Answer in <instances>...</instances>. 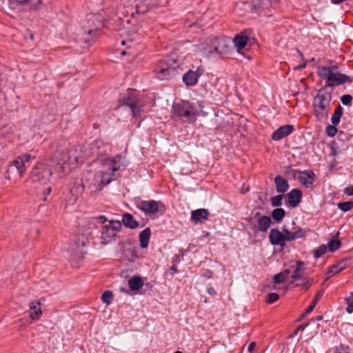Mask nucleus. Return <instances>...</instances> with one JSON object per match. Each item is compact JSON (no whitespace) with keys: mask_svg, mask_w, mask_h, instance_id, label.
I'll use <instances>...</instances> for the list:
<instances>
[{"mask_svg":"<svg viewBox=\"0 0 353 353\" xmlns=\"http://www.w3.org/2000/svg\"><path fill=\"white\" fill-rule=\"evenodd\" d=\"M121 159L122 156L119 154L113 159L107 158L104 160L101 169L94 174V183L90 185L94 186V191H101L105 185L112 181L114 172L119 170L121 165H126L125 163H120Z\"/></svg>","mask_w":353,"mask_h":353,"instance_id":"1","label":"nucleus"},{"mask_svg":"<svg viewBox=\"0 0 353 353\" xmlns=\"http://www.w3.org/2000/svg\"><path fill=\"white\" fill-rule=\"evenodd\" d=\"M338 69L339 68L336 65L318 68V76L322 79L327 80L326 84L323 88H334L352 81L350 77L339 72Z\"/></svg>","mask_w":353,"mask_h":353,"instance_id":"2","label":"nucleus"},{"mask_svg":"<svg viewBox=\"0 0 353 353\" xmlns=\"http://www.w3.org/2000/svg\"><path fill=\"white\" fill-rule=\"evenodd\" d=\"M332 98V93L326 91L325 88L319 90L312 102L313 114L318 121H322L327 118Z\"/></svg>","mask_w":353,"mask_h":353,"instance_id":"3","label":"nucleus"},{"mask_svg":"<svg viewBox=\"0 0 353 353\" xmlns=\"http://www.w3.org/2000/svg\"><path fill=\"white\" fill-rule=\"evenodd\" d=\"M178 68L179 63L175 59L166 57L159 59L155 63L152 73L154 77L159 80H168L177 74Z\"/></svg>","mask_w":353,"mask_h":353,"instance_id":"4","label":"nucleus"},{"mask_svg":"<svg viewBox=\"0 0 353 353\" xmlns=\"http://www.w3.org/2000/svg\"><path fill=\"white\" fill-rule=\"evenodd\" d=\"M77 151H66L65 154H59V151L56 153V157L58 160L57 165L55 168L54 172H58L59 177H61L65 174L70 166H75L82 163L83 160L81 157L75 154Z\"/></svg>","mask_w":353,"mask_h":353,"instance_id":"5","label":"nucleus"},{"mask_svg":"<svg viewBox=\"0 0 353 353\" xmlns=\"http://www.w3.org/2000/svg\"><path fill=\"white\" fill-rule=\"evenodd\" d=\"M123 105L128 106L134 119H140L143 108L145 105L143 100L139 98L134 90L128 89L125 95L121 99Z\"/></svg>","mask_w":353,"mask_h":353,"instance_id":"6","label":"nucleus"},{"mask_svg":"<svg viewBox=\"0 0 353 353\" xmlns=\"http://www.w3.org/2000/svg\"><path fill=\"white\" fill-rule=\"evenodd\" d=\"M122 230L121 222L120 221H110L109 224L103 226L101 232V243L106 245L115 241L118 235L117 233Z\"/></svg>","mask_w":353,"mask_h":353,"instance_id":"7","label":"nucleus"},{"mask_svg":"<svg viewBox=\"0 0 353 353\" xmlns=\"http://www.w3.org/2000/svg\"><path fill=\"white\" fill-rule=\"evenodd\" d=\"M248 223L254 232H266L272 224V219L259 212H252L248 219Z\"/></svg>","mask_w":353,"mask_h":353,"instance_id":"8","label":"nucleus"},{"mask_svg":"<svg viewBox=\"0 0 353 353\" xmlns=\"http://www.w3.org/2000/svg\"><path fill=\"white\" fill-rule=\"evenodd\" d=\"M196 114L194 106L188 101H182L172 105V117L174 119L185 118L190 120L193 119Z\"/></svg>","mask_w":353,"mask_h":353,"instance_id":"9","label":"nucleus"},{"mask_svg":"<svg viewBox=\"0 0 353 353\" xmlns=\"http://www.w3.org/2000/svg\"><path fill=\"white\" fill-rule=\"evenodd\" d=\"M52 174L50 165L44 163H37L33 168L30 177L33 182L46 184Z\"/></svg>","mask_w":353,"mask_h":353,"instance_id":"10","label":"nucleus"},{"mask_svg":"<svg viewBox=\"0 0 353 353\" xmlns=\"http://www.w3.org/2000/svg\"><path fill=\"white\" fill-rule=\"evenodd\" d=\"M32 159L29 154H23L17 157L8 167V171H12L15 168L20 176H23L26 171V163H28Z\"/></svg>","mask_w":353,"mask_h":353,"instance_id":"11","label":"nucleus"},{"mask_svg":"<svg viewBox=\"0 0 353 353\" xmlns=\"http://www.w3.org/2000/svg\"><path fill=\"white\" fill-rule=\"evenodd\" d=\"M294 177L305 187L312 188L313 187L315 174L312 170H294Z\"/></svg>","mask_w":353,"mask_h":353,"instance_id":"12","label":"nucleus"},{"mask_svg":"<svg viewBox=\"0 0 353 353\" xmlns=\"http://www.w3.org/2000/svg\"><path fill=\"white\" fill-rule=\"evenodd\" d=\"M227 46L221 43V41L216 37L209 38L205 48V52L209 54L213 53L221 54Z\"/></svg>","mask_w":353,"mask_h":353,"instance_id":"13","label":"nucleus"},{"mask_svg":"<svg viewBox=\"0 0 353 353\" xmlns=\"http://www.w3.org/2000/svg\"><path fill=\"white\" fill-rule=\"evenodd\" d=\"M137 208L146 214H155L159 211V202L154 200L140 201L137 203Z\"/></svg>","mask_w":353,"mask_h":353,"instance_id":"14","label":"nucleus"},{"mask_svg":"<svg viewBox=\"0 0 353 353\" xmlns=\"http://www.w3.org/2000/svg\"><path fill=\"white\" fill-rule=\"evenodd\" d=\"M294 130L293 125L287 124L279 127L272 134V139L274 141H279L289 136Z\"/></svg>","mask_w":353,"mask_h":353,"instance_id":"15","label":"nucleus"},{"mask_svg":"<svg viewBox=\"0 0 353 353\" xmlns=\"http://www.w3.org/2000/svg\"><path fill=\"white\" fill-rule=\"evenodd\" d=\"M41 305V303L40 301H31L29 304V317L34 321H39L43 314Z\"/></svg>","mask_w":353,"mask_h":353,"instance_id":"16","label":"nucleus"},{"mask_svg":"<svg viewBox=\"0 0 353 353\" xmlns=\"http://www.w3.org/2000/svg\"><path fill=\"white\" fill-rule=\"evenodd\" d=\"M284 235L279 230L273 228L270 230L269 234V240L272 245H279L281 248L284 247Z\"/></svg>","mask_w":353,"mask_h":353,"instance_id":"17","label":"nucleus"},{"mask_svg":"<svg viewBox=\"0 0 353 353\" xmlns=\"http://www.w3.org/2000/svg\"><path fill=\"white\" fill-rule=\"evenodd\" d=\"M201 73L197 71L188 70L183 76V81L187 86H194L198 83Z\"/></svg>","mask_w":353,"mask_h":353,"instance_id":"18","label":"nucleus"},{"mask_svg":"<svg viewBox=\"0 0 353 353\" xmlns=\"http://www.w3.org/2000/svg\"><path fill=\"white\" fill-rule=\"evenodd\" d=\"M287 196L289 205L292 208H295L301 201L302 192L299 189H293L288 194Z\"/></svg>","mask_w":353,"mask_h":353,"instance_id":"19","label":"nucleus"},{"mask_svg":"<svg viewBox=\"0 0 353 353\" xmlns=\"http://www.w3.org/2000/svg\"><path fill=\"white\" fill-rule=\"evenodd\" d=\"M209 212L206 209H198L191 212V219L195 223H203L208 220Z\"/></svg>","mask_w":353,"mask_h":353,"instance_id":"20","label":"nucleus"},{"mask_svg":"<svg viewBox=\"0 0 353 353\" xmlns=\"http://www.w3.org/2000/svg\"><path fill=\"white\" fill-rule=\"evenodd\" d=\"M248 41V36L245 31L236 34L233 39L234 45L237 48L238 52L247 45Z\"/></svg>","mask_w":353,"mask_h":353,"instance_id":"21","label":"nucleus"},{"mask_svg":"<svg viewBox=\"0 0 353 353\" xmlns=\"http://www.w3.org/2000/svg\"><path fill=\"white\" fill-rule=\"evenodd\" d=\"M130 229H136L139 227V223L135 220L133 216L128 212L124 213L122 215L121 224Z\"/></svg>","mask_w":353,"mask_h":353,"instance_id":"22","label":"nucleus"},{"mask_svg":"<svg viewBox=\"0 0 353 353\" xmlns=\"http://www.w3.org/2000/svg\"><path fill=\"white\" fill-rule=\"evenodd\" d=\"M296 268L292 275V283L299 281L300 279H303V275L305 272V264L303 261H296Z\"/></svg>","mask_w":353,"mask_h":353,"instance_id":"23","label":"nucleus"},{"mask_svg":"<svg viewBox=\"0 0 353 353\" xmlns=\"http://www.w3.org/2000/svg\"><path fill=\"white\" fill-rule=\"evenodd\" d=\"M283 234L284 235V242H285L292 241L297 239L302 238L304 236L305 232L301 228H300L294 232H290L288 230H283Z\"/></svg>","mask_w":353,"mask_h":353,"instance_id":"24","label":"nucleus"},{"mask_svg":"<svg viewBox=\"0 0 353 353\" xmlns=\"http://www.w3.org/2000/svg\"><path fill=\"white\" fill-rule=\"evenodd\" d=\"M274 183L276 185V190L279 193H284L289 188V184L287 180L281 176L280 175H277L275 176Z\"/></svg>","mask_w":353,"mask_h":353,"instance_id":"25","label":"nucleus"},{"mask_svg":"<svg viewBox=\"0 0 353 353\" xmlns=\"http://www.w3.org/2000/svg\"><path fill=\"white\" fill-rule=\"evenodd\" d=\"M151 236V230L149 228H146L142 230L139 235L140 246L141 248H146L148 246Z\"/></svg>","mask_w":353,"mask_h":353,"instance_id":"26","label":"nucleus"},{"mask_svg":"<svg viewBox=\"0 0 353 353\" xmlns=\"http://www.w3.org/2000/svg\"><path fill=\"white\" fill-rule=\"evenodd\" d=\"M128 285L131 290H139L143 286V281L141 277L138 276H134L130 278L128 281Z\"/></svg>","mask_w":353,"mask_h":353,"instance_id":"27","label":"nucleus"},{"mask_svg":"<svg viewBox=\"0 0 353 353\" xmlns=\"http://www.w3.org/2000/svg\"><path fill=\"white\" fill-rule=\"evenodd\" d=\"M84 185L81 183H75L73 187L70 190V193L72 194L73 198V201H76L79 196H81L84 192Z\"/></svg>","mask_w":353,"mask_h":353,"instance_id":"28","label":"nucleus"},{"mask_svg":"<svg viewBox=\"0 0 353 353\" xmlns=\"http://www.w3.org/2000/svg\"><path fill=\"white\" fill-rule=\"evenodd\" d=\"M285 216V211L283 208H276L272 212V217L276 223H281Z\"/></svg>","mask_w":353,"mask_h":353,"instance_id":"29","label":"nucleus"},{"mask_svg":"<svg viewBox=\"0 0 353 353\" xmlns=\"http://www.w3.org/2000/svg\"><path fill=\"white\" fill-rule=\"evenodd\" d=\"M343 110L340 105L336 108L334 113L332 114L331 118L332 123L334 125H337L339 123L341 117L343 114Z\"/></svg>","mask_w":353,"mask_h":353,"instance_id":"30","label":"nucleus"},{"mask_svg":"<svg viewBox=\"0 0 353 353\" xmlns=\"http://www.w3.org/2000/svg\"><path fill=\"white\" fill-rule=\"evenodd\" d=\"M299 281L300 282H297L294 284V287H301L305 291L307 290L312 284V279L309 277H304Z\"/></svg>","mask_w":353,"mask_h":353,"instance_id":"31","label":"nucleus"},{"mask_svg":"<svg viewBox=\"0 0 353 353\" xmlns=\"http://www.w3.org/2000/svg\"><path fill=\"white\" fill-rule=\"evenodd\" d=\"M345 263L343 261H341L333 266H332L330 268V271L328 272V274H330L331 276L336 274L337 273H339L342 270L345 269Z\"/></svg>","mask_w":353,"mask_h":353,"instance_id":"32","label":"nucleus"},{"mask_svg":"<svg viewBox=\"0 0 353 353\" xmlns=\"http://www.w3.org/2000/svg\"><path fill=\"white\" fill-rule=\"evenodd\" d=\"M289 274H290V270H285L284 271L276 274L274 276V283H282L283 282H284L286 280Z\"/></svg>","mask_w":353,"mask_h":353,"instance_id":"33","label":"nucleus"},{"mask_svg":"<svg viewBox=\"0 0 353 353\" xmlns=\"http://www.w3.org/2000/svg\"><path fill=\"white\" fill-rule=\"evenodd\" d=\"M101 300L107 305H110L113 301V293L111 290H105L101 295Z\"/></svg>","mask_w":353,"mask_h":353,"instance_id":"34","label":"nucleus"},{"mask_svg":"<svg viewBox=\"0 0 353 353\" xmlns=\"http://www.w3.org/2000/svg\"><path fill=\"white\" fill-rule=\"evenodd\" d=\"M337 207L343 212L350 211L353 208V201L338 203Z\"/></svg>","mask_w":353,"mask_h":353,"instance_id":"35","label":"nucleus"},{"mask_svg":"<svg viewBox=\"0 0 353 353\" xmlns=\"http://www.w3.org/2000/svg\"><path fill=\"white\" fill-rule=\"evenodd\" d=\"M340 246L341 241L338 239H334L329 241L328 245L327 247L331 252H334L337 250Z\"/></svg>","mask_w":353,"mask_h":353,"instance_id":"36","label":"nucleus"},{"mask_svg":"<svg viewBox=\"0 0 353 353\" xmlns=\"http://www.w3.org/2000/svg\"><path fill=\"white\" fill-rule=\"evenodd\" d=\"M34 0H9V3L11 8H16L17 6L21 5H25L28 3H32Z\"/></svg>","mask_w":353,"mask_h":353,"instance_id":"37","label":"nucleus"},{"mask_svg":"<svg viewBox=\"0 0 353 353\" xmlns=\"http://www.w3.org/2000/svg\"><path fill=\"white\" fill-rule=\"evenodd\" d=\"M327 247L326 245H320L317 249H316L313 252L314 259L320 258L327 252Z\"/></svg>","mask_w":353,"mask_h":353,"instance_id":"38","label":"nucleus"},{"mask_svg":"<svg viewBox=\"0 0 353 353\" xmlns=\"http://www.w3.org/2000/svg\"><path fill=\"white\" fill-rule=\"evenodd\" d=\"M283 198V196L281 194L276 195L275 196L272 197L270 199L272 205L274 207L281 206L282 205Z\"/></svg>","mask_w":353,"mask_h":353,"instance_id":"39","label":"nucleus"},{"mask_svg":"<svg viewBox=\"0 0 353 353\" xmlns=\"http://www.w3.org/2000/svg\"><path fill=\"white\" fill-rule=\"evenodd\" d=\"M279 299V296L277 293L271 292L267 295L266 297V303L268 304H272L276 302Z\"/></svg>","mask_w":353,"mask_h":353,"instance_id":"40","label":"nucleus"},{"mask_svg":"<svg viewBox=\"0 0 353 353\" xmlns=\"http://www.w3.org/2000/svg\"><path fill=\"white\" fill-rule=\"evenodd\" d=\"M346 304H347V308L346 311L347 313L351 314L353 312V302L352 300L351 296L346 297L345 299Z\"/></svg>","mask_w":353,"mask_h":353,"instance_id":"41","label":"nucleus"},{"mask_svg":"<svg viewBox=\"0 0 353 353\" xmlns=\"http://www.w3.org/2000/svg\"><path fill=\"white\" fill-rule=\"evenodd\" d=\"M334 353H350L348 346L340 345L334 349Z\"/></svg>","mask_w":353,"mask_h":353,"instance_id":"42","label":"nucleus"},{"mask_svg":"<svg viewBox=\"0 0 353 353\" xmlns=\"http://www.w3.org/2000/svg\"><path fill=\"white\" fill-rule=\"evenodd\" d=\"M352 97L350 94H344L341 97V101L344 105H348L352 101Z\"/></svg>","mask_w":353,"mask_h":353,"instance_id":"43","label":"nucleus"},{"mask_svg":"<svg viewBox=\"0 0 353 353\" xmlns=\"http://www.w3.org/2000/svg\"><path fill=\"white\" fill-rule=\"evenodd\" d=\"M335 126L332 124V125H330L326 128V132L329 137H332L336 134L337 130Z\"/></svg>","mask_w":353,"mask_h":353,"instance_id":"44","label":"nucleus"},{"mask_svg":"<svg viewBox=\"0 0 353 353\" xmlns=\"http://www.w3.org/2000/svg\"><path fill=\"white\" fill-rule=\"evenodd\" d=\"M344 192L347 196L353 195V185H349L345 188Z\"/></svg>","mask_w":353,"mask_h":353,"instance_id":"45","label":"nucleus"},{"mask_svg":"<svg viewBox=\"0 0 353 353\" xmlns=\"http://www.w3.org/2000/svg\"><path fill=\"white\" fill-rule=\"evenodd\" d=\"M256 345V344L254 341L251 342L248 345V352L252 353L254 352V350H255Z\"/></svg>","mask_w":353,"mask_h":353,"instance_id":"46","label":"nucleus"},{"mask_svg":"<svg viewBox=\"0 0 353 353\" xmlns=\"http://www.w3.org/2000/svg\"><path fill=\"white\" fill-rule=\"evenodd\" d=\"M314 307L315 306H314V305L310 304V305H309L307 308L305 310V314L311 313L313 311Z\"/></svg>","mask_w":353,"mask_h":353,"instance_id":"47","label":"nucleus"},{"mask_svg":"<svg viewBox=\"0 0 353 353\" xmlns=\"http://www.w3.org/2000/svg\"><path fill=\"white\" fill-rule=\"evenodd\" d=\"M207 292H208V293L209 294H211V295H214V294H216V291H215V290H214L213 288H212V287L208 288L207 289Z\"/></svg>","mask_w":353,"mask_h":353,"instance_id":"48","label":"nucleus"},{"mask_svg":"<svg viewBox=\"0 0 353 353\" xmlns=\"http://www.w3.org/2000/svg\"><path fill=\"white\" fill-rule=\"evenodd\" d=\"M98 219H99V222L101 223H104L105 222L107 221V219L105 216H100L98 217Z\"/></svg>","mask_w":353,"mask_h":353,"instance_id":"49","label":"nucleus"},{"mask_svg":"<svg viewBox=\"0 0 353 353\" xmlns=\"http://www.w3.org/2000/svg\"><path fill=\"white\" fill-rule=\"evenodd\" d=\"M103 144V141L101 140H97L94 141V145L97 148H100L101 145Z\"/></svg>","mask_w":353,"mask_h":353,"instance_id":"50","label":"nucleus"},{"mask_svg":"<svg viewBox=\"0 0 353 353\" xmlns=\"http://www.w3.org/2000/svg\"><path fill=\"white\" fill-rule=\"evenodd\" d=\"M206 277L208 278H211L212 276V271H210V270H207L206 271V274L205 275Z\"/></svg>","mask_w":353,"mask_h":353,"instance_id":"51","label":"nucleus"},{"mask_svg":"<svg viewBox=\"0 0 353 353\" xmlns=\"http://www.w3.org/2000/svg\"><path fill=\"white\" fill-rule=\"evenodd\" d=\"M318 299H319V297H318V295H316V296L314 298V299H313V301H312V303H311V304H312V305H314V306H315V305H316V303H317V301H318Z\"/></svg>","mask_w":353,"mask_h":353,"instance_id":"52","label":"nucleus"},{"mask_svg":"<svg viewBox=\"0 0 353 353\" xmlns=\"http://www.w3.org/2000/svg\"><path fill=\"white\" fill-rule=\"evenodd\" d=\"M88 243V240H85V241L83 240V241H82L81 242V247H85L87 245Z\"/></svg>","mask_w":353,"mask_h":353,"instance_id":"53","label":"nucleus"},{"mask_svg":"<svg viewBox=\"0 0 353 353\" xmlns=\"http://www.w3.org/2000/svg\"><path fill=\"white\" fill-rule=\"evenodd\" d=\"M301 329H302V330H303V328H302V327H301V326H299V327H298V328L294 331V335H296V334H297V333H298V332H299V330H301Z\"/></svg>","mask_w":353,"mask_h":353,"instance_id":"54","label":"nucleus"},{"mask_svg":"<svg viewBox=\"0 0 353 353\" xmlns=\"http://www.w3.org/2000/svg\"><path fill=\"white\" fill-rule=\"evenodd\" d=\"M305 66H306V63H305L303 65H300L297 66L296 68L297 69L304 68H305Z\"/></svg>","mask_w":353,"mask_h":353,"instance_id":"55","label":"nucleus"},{"mask_svg":"<svg viewBox=\"0 0 353 353\" xmlns=\"http://www.w3.org/2000/svg\"><path fill=\"white\" fill-rule=\"evenodd\" d=\"M170 270L173 272H176V268L174 266H172Z\"/></svg>","mask_w":353,"mask_h":353,"instance_id":"56","label":"nucleus"},{"mask_svg":"<svg viewBox=\"0 0 353 353\" xmlns=\"http://www.w3.org/2000/svg\"><path fill=\"white\" fill-rule=\"evenodd\" d=\"M121 290V292H125V293H128V290H125V289H124V288H121V290Z\"/></svg>","mask_w":353,"mask_h":353,"instance_id":"57","label":"nucleus"},{"mask_svg":"<svg viewBox=\"0 0 353 353\" xmlns=\"http://www.w3.org/2000/svg\"><path fill=\"white\" fill-rule=\"evenodd\" d=\"M308 314H305V311L301 314V317L303 318L304 316H307Z\"/></svg>","mask_w":353,"mask_h":353,"instance_id":"58","label":"nucleus"},{"mask_svg":"<svg viewBox=\"0 0 353 353\" xmlns=\"http://www.w3.org/2000/svg\"><path fill=\"white\" fill-rule=\"evenodd\" d=\"M308 314H305V311L301 314V317L303 318L304 316H307Z\"/></svg>","mask_w":353,"mask_h":353,"instance_id":"59","label":"nucleus"},{"mask_svg":"<svg viewBox=\"0 0 353 353\" xmlns=\"http://www.w3.org/2000/svg\"><path fill=\"white\" fill-rule=\"evenodd\" d=\"M352 297V302H353V292H350V296Z\"/></svg>","mask_w":353,"mask_h":353,"instance_id":"60","label":"nucleus"},{"mask_svg":"<svg viewBox=\"0 0 353 353\" xmlns=\"http://www.w3.org/2000/svg\"><path fill=\"white\" fill-rule=\"evenodd\" d=\"M51 192V189L49 188H48L47 193L49 194Z\"/></svg>","mask_w":353,"mask_h":353,"instance_id":"61","label":"nucleus"},{"mask_svg":"<svg viewBox=\"0 0 353 353\" xmlns=\"http://www.w3.org/2000/svg\"><path fill=\"white\" fill-rule=\"evenodd\" d=\"M174 353H183V352H179V351H176V352H175Z\"/></svg>","mask_w":353,"mask_h":353,"instance_id":"62","label":"nucleus"},{"mask_svg":"<svg viewBox=\"0 0 353 353\" xmlns=\"http://www.w3.org/2000/svg\"><path fill=\"white\" fill-rule=\"evenodd\" d=\"M321 319H322L321 316H319L317 318L318 320H321Z\"/></svg>","mask_w":353,"mask_h":353,"instance_id":"63","label":"nucleus"},{"mask_svg":"<svg viewBox=\"0 0 353 353\" xmlns=\"http://www.w3.org/2000/svg\"><path fill=\"white\" fill-rule=\"evenodd\" d=\"M92 32V30H89V31H88V34H91V32Z\"/></svg>","mask_w":353,"mask_h":353,"instance_id":"64","label":"nucleus"}]
</instances>
